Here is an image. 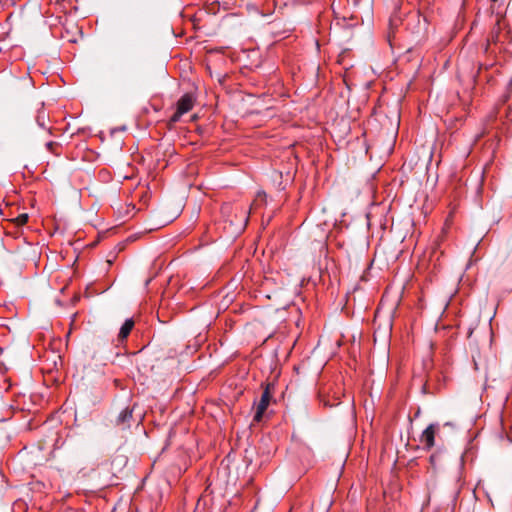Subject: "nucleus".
I'll list each match as a JSON object with an SVG mask.
<instances>
[{"instance_id":"obj_1","label":"nucleus","mask_w":512,"mask_h":512,"mask_svg":"<svg viewBox=\"0 0 512 512\" xmlns=\"http://www.w3.org/2000/svg\"><path fill=\"white\" fill-rule=\"evenodd\" d=\"M195 97L192 93H185L180 97L176 104V111L170 117L171 123H177L181 117L192 110L195 104Z\"/></svg>"},{"instance_id":"obj_2","label":"nucleus","mask_w":512,"mask_h":512,"mask_svg":"<svg viewBox=\"0 0 512 512\" xmlns=\"http://www.w3.org/2000/svg\"><path fill=\"white\" fill-rule=\"evenodd\" d=\"M439 430V424L431 423L421 433L419 441L423 445V449L429 451L435 444V436Z\"/></svg>"},{"instance_id":"obj_3","label":"nucleus","mask_w":512,"mask_h":512,"mask_svg":"<svg viewBox=\"0 0 512 512\" xmlns=\"http://www.w3.org/2000/svg\"><path fill=\"white\" fill-rule=\"evenodd\" d=\"M270 386L267 385L264 389L260 400L256 404V411L254 415V421L260 422L262 420L263 414L269 406L271 400Z\"/></svg>"},{"instance_id":"obj_4","label":"nucleus","mask_w":512,"mask_h":512,"mask_svg":"<svg viewBox=\"0 0 512 512\" xmlns=\"http://www.w3.org/2000/svg\"><path fill=\"white\" fill-rule=\"evenodd\" d=\"M133 410L129 407L124 408L118 415L116 424L122 426H129L132 419Z\"/></svg>"},{"instance_id":"obj_5","label":"nucleus","mask_w":512,"mask_h":512,"mask_svg":"<svg viewBox=\"0 0 512 512\" xmlns=\"http://www.w3.org/2000/svg\"><path fill=\"white\" fill-rule=\"evenodd\" d=\"M47 120H49V116L48 114L46 113L43 105L37 110V114L35 116V121L37 123V125L42 128V129H45V130H50L49 128H47V125H46V122Z\"/></svg>"},{"instance_id":"obj_6","label":"nucleus","mask_w":512,"mask_h":512,"mask_svg":"<svg viewBox=\"0 0 512 512\" xmlns=\"http://www.w3.org/2000/svg\"><path fill=\"white\" fill-rule=\"evenodd\" d=\"M134 326V321L133 319H126L125 322L122 324L121 328H120V331H119V334H118V337L120 340H124L128 337V335L130 334L132 328Z\"/></svg>"},{"instance_id":"obj_7","label":"nucleus","mask_w":512,"mask_h":512,"mask_svg":"<svg viewBox=\"0 0 512 512\" xmlns=\"http://www.w3.org/2000/svg\"><path fill=\"white\" fill-rule=\"evenodd\" d=\"M27 221H28L27 214H20L19 216H17L15 218V222L18 226H22V225L26 224Z\"/></svg>"},{"instance_id":"obj_8","label":"nucleus","mask_w":512,"mask_h":512,"mask_svg":"<svg viewBox=\"0 0 512 512\" xmlns=\"http://www.w3.org/2000/svg\"><path fill=\"white\" fill-rule=\"evenodd\" d=\"M331 505H332V499L327 496L324 500V512H329L330 508H331Z\"/></svg>"},{"instance_id":"obj_9","label":"nucleus","mask_w":512,"mask_h":512,"mask_svg":"<svg viewBox=\"0 0 512 512\" xmlns=\"http://www.w3.org/2000/svg\"><path fill=\"white\" fill-rule=\"evenodd\" d=\"M440 457V452H436V453H433L431 456H430V463L433 465V466H436L437 464V461Z\"/></svg>"},{"instance_id":"obj_10","label":"nucleus","mask_w":512,"mask_h":512,"mask_svg":"<svg viewBox=\"0 0 512 512\" xmlns=\"http://www.w3.org/2000/svg\"><path fill=\"white\" fill-rule=\"evenodd\" d=\"M322 402H323V405L327 406V407H333V406H336L339 404V402H331L328 400H322Z\"/></svg>"},{"instance_id":"obj_11","label":"nucleus","mask_w":512,"mask_h":512,"mask_svg":"<svg viewBox=\"0 0 512 512\" xmlns=\"http://www.w3.org/2000/svg\"><path fill=\"white\" fill-rule=\"evenodd\" d=\"M242 216H243V226L240 229H243V227H245V225L248 222V216L246 215V211L245 210H242Z\"/></svg>"},{"instance_id":"obj_12","label":"nucleus","mask_w":512,"mask_h":512,"mask_svg":"<svg viewBox=\"0 0 512 512\" xmlns=\"http://www.w3.org/2000/svg\"><path fill=\"white\" fill-rule=\"evenodd\" d=\"M53 145H54V142H47L46 143V147H47L48 150H51Z\"/></svg>"},{"instance_id":"obj_13","label":"nucleus","mask_w":512,"mask_h":512,"mask_svg":"<svg viewBox=\"0 0 512 512\" xmlns=\"http://www.w3.org/2000/svg\"><path fill=\"white\" fill-rule=\"evenodd\" d=\"M472 335V330L469 329V333H468V336L470 337Z\"/></svg>"},{"instance_id":"obj_14","label":"nucleus","mask_w":512,"mask_h":512,"mask_svg":"<svg viewBox=\"0 0 512 512\" xmlns=\"http://www.w3.org/2000/svg\"><path fill=\"white\" fill-rule=\"evenodd\" d=\"M492 2H496L497 0H491Z\"/></svg>"}]
</instances>
